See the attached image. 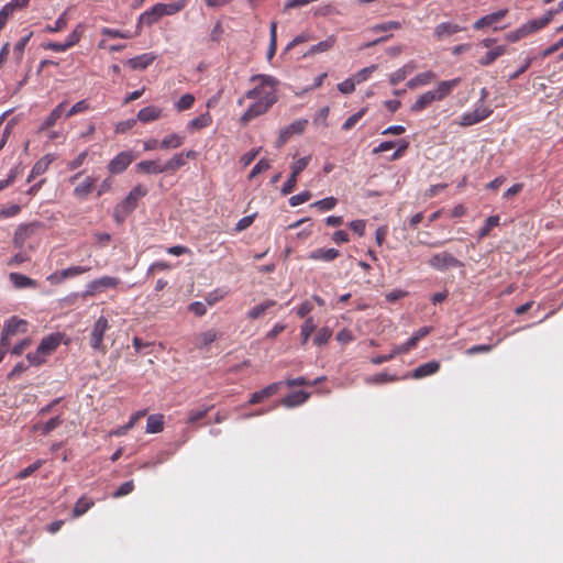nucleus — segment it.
<instances>
[{
  "label": "nucleus",
  "mask_w": 563,
  "mask_h": 563,
  "mask_svg": "<svg viewBox=\"0 0 563 563\" xmlns=\"http://www.w3.org/2000/svg\"><path fill=\"white\" fill-rule=\"evenodd\" d=\"M163 110L156 106H147L142 108L137 112V120L143 123H150L155 120H158L162 117Z\"/></svg>",
  "instance_id": "412c9836"
},
{
  "label": "nucleus",
  "mask_w": 563,
  "mask_h": 563,
  "mask_svg": "<svg viewBox=\"0 0 563 563\" xmlns=\"http://www.w3.org/2000/svg\"><path fill=\"white\" fill-rule=\"evenodd\" d=\"M398 378L395 375H389L387 373H378L373 376L366 377L365 382L369 385H382L390 382H396Z\"/></svg>",
  "instance_id": "79ce46f5"
},
{
  "label": "nucleus",
  "mask_w": 563,
  "mask_h": 563,
  "mask_svg": "<svg viewBox=\"0 0 563 563\" xmlns=\"http://www.w3.org/2000/svg\"><path fill=\"white\" fill-rule=\"evenodd\" d=\"M269 168H271L269 162L265 158H262L253 167V169L251 170V173L249 175V178L252 179V178L256 177L258 174H261Z\"/></svg>",
  "instance_id": "e2e57ef3"
},
{
  "label": "nucleus",
  "mask_w": 563,
  "mask_h": 563,
  "mask_svg": "<svg viewBox=\"0 0 563 563\" xmlns=\"http://www.w3.org/2000/svg\"><path fill=\"white\" fill-rule=\"evenodd\" d=\"M34 233V224L19 225L14 232L13 243L16 247H22L27 239Z\"/></svg>",
  "instance_id": "393cba45"
},
{
  "label": "nucleus",
  "mask_w": 563,
  "mask_h": 563,
  "mask_svg": "<svg viewBox=\"0 0 563 563\" xmlns=\"http://www.w3.org/2000/svg\"><path fill=\"white\" fill-rule=\"evenodd\" d=\"M27 330V321L24 319H20L15 316L11 317L5 321L1 338L0 345L2 347H7L9 345V336L14 335L16 333H24Z\"/></svg>",
  "instance_id": "6e6552de"
},
{
  "label": "nucleus",
  "mask_w": 563,
  "mask_h": 563,
  "mask_svg": "<svg viewBox=\"0 0 563 563\" xmlns=\"http://www.w3.org/2000/svg\"><path fill=\"white\" fill-rule=\"evenodd\" d=\"M309 397H310L309 393L299 390V391H295V393H291V394L285 396L280 400V404L284 407L292 408V407H297V406L305 404L309 399Z\"/></svg>",
  "instance_id": "a211bd4d"
},
{
  "label": "nucleus",
  "mask_w": 563,
  "mask_h": 563,
  "mask_svg": "<svg viewBox=\"0 0 563 563\" xmlns=\"http://www.w3.org/2000/svg\"><path fill=\"white\" fill-rule=\"evenodd\" d=\"M335 42H336L335 36L330 35L325 40L319 42L318 44L312 45L307 55H314L318 53L328 52L329 49H331L334 46Z\"/></svg>",
  "instance_id": "4c0bfd02"
},
{
  "label": "nucleus",
  "mask_w": 563,
  "mask_h": 563,
  "mask_svg": "<svg viewBox=\"0 0 563 563\" xmlns=\"http://www.w3.org/2000/svg\"><path fill=\"white\" fill-rule=\"evenodd\" d=\"M95 188V178L87 176L82 183L74 188V196L78 199H86Z\"/></svg>",
  "instance_id": "a878e982"
},
{
  "label": "nucleus",
  "mask_w": 563,
  "mask_h": 563,
  "mask_svg": "<svg viewBox=\"0 0 563 563\" xmlns=\"http://www.w3.org/2000/svg\"><path fill=\"white\" fill-rule=\"evenodd\" d=\"M64 422V419L60 416H56L54 418H51L48 421H46L43 424H34L33 430H41L44 435H47L51 433L54 429L59 427Z\"/></svg>",
  "instance_id": "58836bf2"
},
{
  "label": "nucleus",
  "mask_w": 563,
  "mask_h": 563,
  "mask_svg": "<svg viewBox=\"0 0 563 563\" xmlns=\"http://www.w3.org/2000/svg\"><path fill=\"white\" fill-rule=\"evenodd\" d=\"M367 109L363 108L360 111L355 112L351 117H349L345 122L342 124L343 131L351 130L366 113Z\"/></svg>",
  "instance_id": "864d4df0"
},
{
  "label": "nucleus",
  "mask_w": 563,
  "mask_h": 563,
  "mask_svg": "<svg viewBox=\"0 0 563 563\" xmlns=\"http://www.w3.org/2000/svg\"><path fill=\"white\" fill-rule=\"evenodd\" d=\"M553 16H554V12L548 11L544 16H542L540 19H534V20L528 21L527 23L522 24L521 26L528 36L529 34H532V33L543 29L544 26H547L551 22Z\"/></svg>",
  "instance_id": "4468645a"
},
{
  "label": "nucleus",
  "mask_w": 563,
  "mask_h": 563,
  "mask_svg": "<svg viewBox=\"0 0 563 563\" xmlns=\"http://www.w3.org/2000/svg\"><path fill=\"white\" fill-rule=\"evenodd\" d=\"M316 324L312 318L306 319L301 327L302 344H306L311 333L314 331Z\"/></svg>",
  "instance_id": "4d7b16f0"
},
{
  "label": "nucleus",
  "mask_w": 563,
  "mask_h": 563,
  "mask_svg": "<svg viewBox=\"0 0 563 563\" xmlns=\"http://www.w3.org/2000/svg\"><path fill=\"white\" fill-rule=\"evenodd\" d=\"M331 336L332 331L328 327L320 328L313 338V343L318 346L324 345L329 342Z\"/></svg>",
  "instance_id": "09e8293b"
},
{
  "label": "nucleus",
  "mask_w": 563,
  "mask_h": 563,
  "mask_svg": "<svg viewBox=\"0 0 563 563\" xmlns=\"http://www.w3.org/2000/svg\"><path fill=\"white\" fill-rule=\"evenodd\" d=\"M500 223V217L498 214L490 216L487 218L485 224L478 231V240H483L484 238L488 236L490 234V231L498 227Z\"/></svg>",
  "instance_id": "ea45409f"
},
{
  "label": "nucleus",
  "mask_w": 563,
  "mask_h": 563,
  "mask_svg": "<svg viewBox=\"0 0 563 563\" xmlns=\"http://www.w3.org/2000/svg\"><path fill=\"white\" fill-rule=\"evenodd\" d=\"M276 305V301L275 300H272V299H268V300H265L263 301L262 303L253 307L251 310H249L247 312V318L249 319H252V320H255V319H258L261 318L269 308L274 307Z\"/></svg>",
  "instance_id": "c9c22d12"
},
{
  "label": "nucleus",
  "mask_w": 563,
  "mask_h": 563,
  "mask_svg": "<svg viewBox=\"0 0 563 563\" xmlns=\"http://www.w3.org/2000/svg\"><path fill=\"white\" fill-rule=\"evenodd\" d=\"M45 464V460H36L33 464L29 465L27 467L21 470L16 475L15 478L19 481H23L31 476L34 472H36L38 468H41Z\"/></svg>",
  "instance_id": "a18cd8bd"
},
{
  "label": "nucleus",
  "mask_w": 563,
  "mask_h": 563,
  "mask_svg": "<svg viewBox=\"0 0 563 563\" xmlns=\"http://www.w3.org/2000/svg\"><path fill=\"white\" fill-rule=\"evenodd\" d=\"M187 164L184 153L175 154L169 161L164 164L165 173H176L179 168Z\"/></svg>",
  "instance_id": "f704fd0d"
},
{
  "label": "nucleus",
  "mask_w": 563,
  "mask_h": 563,
  "mask_svg": "<svg viewBox=\"0 0 563 563\" xmlns=\"http://www.w3.org/2000/svg\"><path fill=\"white\" fill-rule=\"evenodd\" d=\"M66 14H67V12H66V11H65V12H63V13L58 16V19L54 22V24H52V25H49V24H48V25H46V26H45V32H47V33H57V32L63 31V30L66 27V25H67V18H66Z\"/></svg>",
  "instance_id": "8fccbe9b"
},
{
  "label": "nucleus",
  "mask_w": 563,
  "mask_h": 563,
  "mask_svg": "<svg viewBox=\"0 0 563 563\" xmlns=\"http://www.w3.org/2000/svg\"><path fill=\"white\" fill-rule=\"evenodd\" d=\"M437 78L432 70L422 71L407 81V87L411 90L431 84Z\"/></svg>",
  "instance_id": "dca6fc26"
},
{
  "label": "nucleus",
  "mask_w": 563,
  "mask_h": 563,
  "mask_svg": "<svg viewBox=\"0 0 563 563\" xmlns=\"http://www.w3.org/2000/svg\"><path fill=\"white\" fill-rule=\"evenodd\" d=\"M416 346H417V344L415 343V339H409L407 342H405L400 345H396L393 349V352H394L395 356H397L399 354L408 353L410 350L415 349Z\"/></svg>",
  "instance_id": "0e129e2a"
},
{
  "label": "nucleus",
  "mask_w": 563,
  "mask_h": 563,
  "mask_svg": "<svg viewBox=\"0 0 563 563\" xmlns=\"http://www.w3.org/2000/svg\"><path fill=\"white\" fill-rule=\"evenodd\" d=\"M212 124V115L209 111H206L205 113L200 114L199 117L190 120L187 124V129L189 131H199L205 128H208Z\"/></svg>",
  "instance_id": "bb28decb"
},
{
  "label": "nucleus",
  "mask_w": 563,
  "mask_h": 563,
  "mask_svg": "<svg viewBox=\"0 0 563 563\" xmlns=\"http://www.w3.org/2000/svg\"><path fill=\"white\" fill-rule=\"evenodd\" d=\"M415 69H416V65L413 63H408V64L404 65L401 68H399L396 71H394L393 74H390L389 82L393 86L398 85L399 82L405 80L407 78V76L412 74Z\"/></svg>",
  "instance_id": "cd10ccee"
},
{
  "label": "nucleus",
  "mask_w": 563,
  "mask_h": 563,
  "mask_svg": "<svg viewBox=\"0 0 563 563\" xmlns=\"http://www.w3.org/2000/svg\"><path fill=\"white\" fill-rule=\"evenodd\" d=\"M276 48H277V23L272 22L271 29H269V47L267 51L268 60H271L274 57V55L276 53Z\"/></svg>",
  "instance_id": "c03bdc74"
},
{
  "label": "nucleus",
  "mask_w": 563,
  "mask_h": 563,
  "mask_svg": "<svg viewBox=\"0 0 563 563\" xmlns=\"http://www.w3.org/2000/svg\"><path fill=\"white\" fill-rule=\"evenodd\" d=\"M195 96L191 93H185L181 98L176 102L175 107L177 111L181 112L188 109H191L195 103Z\"/></svg>",
  "instance_id": "603ef678"
},
{
  "label": "nucleus",
  "mask_w": 563,
  "mask_h": 563,
  "mask_svg": "<svg viewBox=\"0 0 563 563\" xmlns=\"http://www.w3.org/2000/svg\"><path fill=\"white\" fill-rule=\"evenodd\" d=\"M355 79L354 78H347L344 81L338 84V89L342 93H352L355 90Z\"/></svg>",
  "instance_id": "338daca9"
},
{
  "label": "nucleus",
  "mask_w": 563,
  "mask_h": 563,
  "mask_svg": "<svg viewBox=\"0 0 563 563\" xmlns=\"http://www.w3.org/2000/svg\"><path fill=\"white\" fill-rule=\"evenodd\" d=\"M134 490L133 481L124 482L119 486V488L112 494L113 498H120L131 494Z\"/></svg>",
  "instance_id": "13d9d810"
},
{
  "label": "nucleus",
  "mask_w": 563,
  "mask_h": 563,
  "mask_svg": "<svg viewBox=\"0 0 563 563\" xmlns=\"http://www.w3.org/2000/svg\"><path fill=\"white\" fill-rule=\"evenodd\" d=\"M90 271L89 266H70L62 271V276L66 279L85 274Z\"/></svg>",
  "instance_id": "5fc2aeb1"
},
{
  "label": "nucleus",
  "mask_w": 563,
  "mask_h": 563,
  "mask_svg": "<svg viewBox=\"0 0 563 563\" xmlns=\"http://www.w3.org/2000/svg\"><path fill=\"white\" fill-rule=\"evenodd\" d=\"M308 125L307 119H299L291 122L289 125L283 128L279 132L278 139L276 141V147L284 146L288 140L295 134H301L306 130Z\"/></svg>",
  "instance_id": "1a4fd4ad"
},
{
  "label": "nucleus",
  "mask_w": 563,
  "mask_h": 563,
  "mask_svg": "<svg viewBox=\"0 0 563 563\" xmlns=\"http://www.w3.org/2000/svg\"><path fill=\"white\" fill-rule=\"evenodd\" d=\"M87 156H88V152L87 151H84V152L79 153L73 161H70L67 164V167L70 170H75V169L79 168L85 163Z\"/></svg>",
  "instance_id": "774afa93"
},
{
  "label": "nucleus",
  "mask_w": 563,
  "mask_h": 563,
  "mask_svg": "<svg viewBox=\"0 0 563 563\" xmlns=\"http://www.w3.org/2000/svg\"><path fill=\"white\" fill-rule=\"evenodd\" d=\"M32 35H33V33L29 32L25 36L20 38V41L14 45L13 55L18 63H20L22 60L25 46L30 42Z\"/></svg>",
  "instance_id": "37998d69"
},
{
  "label": "nucleus",
  "mask_w": 563,
  "mask_h": 563,
  "mask_svg": "<svg viewBox=\"0 0 563 563\" xmlns=\"http://www.w3.org/2000/svg\"><path fill=\"white\" fill-rule=\"evenodd\" d=\"M440 369V363L438 361H430L418 366L411 374L412 378L420 379L430 375L435 374Z\"/></svg>",
  "instance_id": "4be33fe9"
},
{
  "label": "nucleus",
  "mask_w": 563,
  "mask_h": 563,
  "mask_svg": "<svg viewBox=\"0 0 563 563\" xmlns=\"http://www.w3.org/2000/svg\"><path fill=\"white\" fill-rule=\"evenodd\" d=\"M460 82L461 78L440 81L434 89L421 93L411 104L410 111L419 113L429 108L433 102L442 101L452 93Z\"/></svg>",
  "instance_id": "f03ea898"
},
{
  "label": "nucleus",
  "mask_w": 563,
  "mask_h": 563,
  "mask_svg": "<svg viewBox=\"0 0 563 563\" xmlns=\"http://www.w3.org/2000/svg\"><path fill=\"white\" fill-rule=\"evenodd\" d=\"M95 505V501L92 498H89L87 496H81L75 504V507L73 509V517L78 518L85 515L90 508H92Z\"/></svg>",
  "instance_id": "473e14b6"
},
{
  "label": "nucleus",
  "mask_w": 563,
  "mask_h": 563,
  "mask_svg": "<svg viewBox=\"0 0 563 563\" xmlns=\"http://www.w3.org/2000/svg\"><path fill=\"white\" fill-rule=\"evenodd\" d=\"M157 56L154 53H144L129 58L126 65L134 70H144L154 63Z\"/></svg>",
  "instance_id": "9b49d317"
},
{
  "label": "nucleus",
  "mask_w": 563,
  "mask_h": 563,
  "mask_svg": "<svg viewBox=\"0 0 563 563\" xmlns=\"http://www.w3.org/2000/svg\"><path fill=\"white\" fill-rule=\"evenodd\" d=\"M59 343H60V340H59L58 335H54V334L47 335L42 339L40 345L37 346L38 352L43 353V355L47 356L48 354H51L53 351H55L57 349Z\"/></svg>",
  "instance_id": "c85d7f7f"
},
{
  "label": "nucleus",
  "mask_w": 563,
  "mask_h": 563,
  "mask_svg": "<svg viewBox=\"0 0 563 563\" xmlns=\"http://www.w3.org/2000/svg\"><path fill=\"white\" fill-rule=\"evenodd\" d=\"M164 429V416L163 415H151L146 422L147 433H158Z\"/></svg>",
  "instance_id": "e433bc0d"
},
{
  "label": "nucleus",
  "mask_w": 563,
  "mask_h": 563,
  "mask_svg": "<svg viewBox=\"0 0 563 563\" xmlns=\"http://www.w3.org/2000/svg\"><path fill=\"white\" fill-rule=\"evenodd\" d=\"M9 278H10L11 283L13 284V286L19 289L36 286V282L34 279H32L23 274H20V273H11L9 275Z\"/></svg>",
  "instance_id": "72a5a7b5"
},
{
  "label": "nucleus",
  "mask_w": 563,
  "mask_h": 563,
  "mask_svg": "<svg viewBox=\"0 0 563 563\" xmlns=\"http://www.w3.org/2000/svg\"><path fill=\"white\" fill-rule=\"evenodd\" d=\"M310 161H311V156L308 155V156L297 159L291 165V173L282 188L283 196H287L295 190L297 180H298V176L301 174V172H303L307 168Z\"/></svg>",
  "instance_id": "39448f33"
},
{
  "label": "nucleus",
  "mask_w": 563,
  "mask_h": 563,
  "mask_svg": "<svg viewBox=\"0 0 563 563\" xmlns=\"http://www.w3.org/2000/svg\"><path fill=\"white\" fill-rule=\"evenodd\" d=\"M376 68H377L376 65L365 67V68L361 69L360 71H357L353 78L355 79L356 84H361V82L367 80L369 78V76L376 70Z\"/></svg>",
  "instance_id": "052dcab7"
},
{
  "label": "nucleus",
  "mask_w": 563,
  "mask_h": 563,
  "mask_svg": "<svg viewBox=\"0 0 563 563\" xmlns=\"http://www.w3.org/2000/svg\"><path fill=\"white\" fill-rule=\"evenodd\" d=\"M163 16L159 4L153 5L150 10L145 11L140 16V22L146 25L156 23Z\"/></svg>",
  "instance_id": "2f4dec72"
},
{
  "label": "nucleus",
  "mask_w": 563,
  "mask_h": 563,
  "mask_svg": "<svg viewBox=\"0 0 563 563\" xmlns=\"http://www.w3.org/2000/svg\"><path fill=\"white\" fill-rule=\"evenodd\" d=\"M401 29V23L398 21H388L385 23L376 24L372 27L373 32H386L389 30H399Z\"/></svg>",
  "instance_id": "bf43d9fd"
},
{
  "label": "nucleus",
  "mask_w": 563,
  "mask_h": 563,
  "mask_svg": "<svg viewBox=\"0 0 563 563\" xmlns=\"http://www.w3.org/2000/svg\"><path fill=\"white\" fill-rule=\"evenodd\" d=\"M220 333L216 329H210L205 332L198 333L195 339L194 343L197 349H205L209 346L211 343H213L218 338Z\"/></svg>",
  "instance_id": "f3484780"
},
{
  "label": "nucleus",
  "mask_w": 563,
  "mask_h": 563,
  "mask_svg": "<svg viewBox=\"0 0 563 563\" xmlns=\"http://www.w3.org/2000/svg\"><path fill=\"white\" fill-rule=\"evenodd\" d=\"M463 30L464 29L462 26H460L459 24L451 23V22H442L435 26L434 36L438 40H442L444 37H448L455 33H459Z\"/></svg>",
  "instance_id": "6ab92c4d"
},
{
  "label": "nucleus",
  "mask_w": 563,
  "mask_h": 563,
  "mask_svg": "<svg viewBox=\"0 0 563 563\" xmlns=\"http://www.w3.org/2000/svg\"><path fill=\"white\" fill-rule=\"evenodd\" d=\"M338 203V199L334 197H327L324 199L318 200L311 205V207L317 208L319 211H330Z\"/></svg>",
  "instance_id": "de8ad7c7"
},
{
  "label": "nucleus",
  "mask_w": 563,
  "mask_h": 563,
  "mask_svg": "<svg viewBox=\"0 0 563 563\" xmlns=\"http://www.w3.org/2000/svg\"><path fill=\"white\" fill-rule=\"evenodd\" d=\"M52 158L48 156V155H45L43 156L42 158H40L32 167V170L27 177V181L31 183L34 178H36L37 176L44 174L51 163H52Z\"/></svg>",
  "instance_id": "c756f323"
},
{
  "label": "nucleus",
  "mask_w": 563,
  "mask_h": 563,
  "mask_svg": "<svg viewBox=\"0 0 563 563\" xmlns=\"http://www.w3.org/2000/svg\"><path fill=\"white\" fill-rule=\"evenodd\" d=\"M66 106V102L63 101L59 104H57L51 113L45 118V120L42 122L38 132L46 131L54 126L57 122V120L63 115L64 108Z\"/></svg>",
  "instance_id": "aec40b11"
},
{
  "label": "nucleus",
  "mask_w": 563,
  "mask_h": 563,
  "mask_svg": "<svg viewBox=\"0 0 563 563\" xmlns=\"http://www.w3.org/2000/svg\"><path fill=\"white\" fill-rule=\"evenodd\" d=\"M119 284H120V279L118 277L102 276L100 278L89 282L86 285V289L81 294V297H84V298L93 297V296L104 291L106 289L118 287Z\"/></svg>",
  "instance_id": "20e7f679"
},
{
  "label": "nucleus",
  "mask_w": 563,
  "mask_h": 563,
  "mask_svg": "<svg viewBox=\"0 0 563 563\" xmlns=\"http://www.w3.org/2000/svg\"><path fill=\"white\" fill-rule=\"evenodd\" d=\"M84 24L79 23L73 32L67 36L65 44L68 48H71L76 44H78L84 35Z\"/></svg>",
  "instance_id": "49530a36"
},
{
  "label": "nucleus",
  "mask_w": 563,
  "mask_h": 563,
  "mask_svg": "<svg viewBox=\"0 0 563 563\" xmlns=\"http://www.w3.org/2000/svg\"><path fill=\"white\" fill-rule=\"evenodd\" d=\"M311 197H312V195H311V192H310V191H308V190L302 191V192H300V194H298V195L291 196V197L289 198V205H290L291 207H297V206H299V205H301V203H305V202H307L308 200H310V199H311Z\"/></svg>",
  "instance_id": "680f3d73"
},
{
  "label": "nucleus",
  "mask_w": 563,
  "mask_h": 563,
  "mask_svg": "<svg viewBox=\"0 0 563 563\" xmlns=\"http://www.w3.org/2000/svg\"><path fill=\"white\" fill-rule=\"evenodd\" d=\"M212 405L202 406L201 408L189 410L187 413V423H195L203 419L207 416V413L212 409Z\"/></svg>",
  "instance_id": "a19ab883"
},
{
  "label": "nucleus",
  "mask_w": 563,
  "mask_h": 563,
  "mask_svg": "<svg viewBox=\"0 0 563 563\" xmlns=\"http://www.w3.org/2000/svg\"><path fill=\"white\" fill-rule=\"evenodd\" d=\"M185 143V136L177 134V133H170L166 135L159 143V148L162 150H169V148H178Z\"/></svg>",
  "instance_id": "7c9ffc66"
},
{
  "label": "nucleus",
  "mask_w": 563,
  "mask_h": 563,
  "mask_svg": "<svg viewBox=\"0 0 563 563\" xmlns=\"http://www.w3.org/2000/svg\"><path fill=\"white\" fill-rule=\"evenodd\" d=\"M158 4L161 7L163 16L164 15H173V14L179 12L180 10H183L185 7L184 1L174 2V3H158Z\"/></svg>",
  "instance_id": "3c124183"
},
{
  "label": "nucleus",
  "mask_w": 563,
  "mask_h": 563,
  "mask_svg": "<svg viewBox=\"0 0 563 563\" xmlns=\"http://www.w3.org/2000/svg\"><path fill=\"white\" fill-rule=\"evenodd\" d=\"M508 13L507 9H501L496 12H493L490 14L484 15L481 19H478L474 24L473 27L475 30H482L484 27L492 26L498 22H500Z\"/></svg>",
  "instance_id": "f8f14e48"
},
{
  "label": "nucleus",
  "mask_w": 563,
  "mask_h": 563,
  "mask_svg": "<svg viewBox=\"0 0 563 563\" xmlns=\"http://www.w3.org/2000/svg\"><path fill=\"white\" fill-rule=\"evenodd\" d=\"M110 324L108 319L104 316H100L92 328V331L90 333V346L95 351H101L106 352L104 345H103V338L104 333L109 330Z\"/></svg>",
  "instance_id": "423d86ee"
},
{
  "label": "nucleus",
  "mask_w": 563,
  "mask_h": 563,
  "mask_svg": "<svg viewBox=\"0 0 563 563\" xmlns=\"http://www.w3.org/2000/svg\"><path fill=\"white\" fill-rule=\"evenodd\" d=\"M280 385H282V383H273V384L266 386L265 388H263L262 390L253 393L251 395L249 404L256 405V404H260L261 401H263L264 399L274 396L279 390Z\"/></svg>",
  "instance_id": "2eb2a0df"
},
{
  "label": "nucleus",
  "mask_w": 563,
  "mask_h": 563,
  "mask_svg": "<svg viewBox=\"0 0 563 563\" xmlns=\"http://www.w3.org/2000/svg\"><path fill=\"white\" fill-rule=\"evenodd\" d=\"M478 117L475 115L474 111L464 113L459 121L461 126H470L479 123Z\"/></svg>",
  "instance_id": "69168bd1"
},
{
  "label": "nucleus",
  "mask_w": 563,
  "mask_h": 563,
  "mask_svg": "<svg viewBox=\"0 0 563 563\" xmlns=\"http://www.w3.org/2000/svg\"><path fill=\"white\" fill-rule=\"evenodd\" d=\"M507 53V47L505 45L494 46L492 49L485 53V55L481 56L477 59V64L482 67H487L493 65L497 58L505 55Z\"/></svg>",
  "instance_id": "ddd939ff"
},
{
  "label": "nucleus",
  "mask_w": 563,
  "mask_h": 563,
  "mask_svg": "<svg viewBox=\"0 0 563 563\" xmlns=\"http://www.w3.org/2000/svg\"><path fill=\"white\" fill-rule=\"evenodd\" d=\"M429 266L432 268L444 272L449 268L462 267L463 263L453 256L451 253L444 251L441 253H437L431 256L428 261Z\"/></svg>",
  "instance_id": "0eeeda50"
},
{
  "label": "nucleus",
  "mask_w": 563,
  "mask_h": 563,
  "mask_svg": "<svg viewBox=\"0 0 563 563\" xmlns=\"http://www.w3.org/2000/svg\"><path fill=\"white\" fill-rule=\"evenodd\" d=\"M147 195V188L143 185L134 186L128 196L117 205L113 217L118 222H122L136 207L137 202Z\"/></svg>",
  "instance_id": "7ed1b4c3"
},
{
  "label": "nucleus",
  "mask_w": 563,
  "mask_h": 563,
  "mask_svg": "<svg viewBox=\"0 0 563 563\" xmlns=\"http://www.w3.org/2000/svg\"><path fill=\"white\" fill-rule=\"evenodd\" d=\"M135 169L147 175L165 173L164 164H161L158 161H141L135 165Z\"/></svg>",
  "instance_id": "5701e85b"
},
{
  "label": "nucleus",
  "mask_w": 563,
  "mask_h": 563,
  "mask_svg": "<svg viewBox=\"0 0 563 563\" xmlns=\"http://www.w3.org/2000/svg\"><path fill=\"white\" fill-rule=\"evenodd\" d=\"M90 109H91L90 103L86 99H84V100H80V101L76 102L69 109V111L66 113V117L70 118L73 115H76L78 113H82V112L88 111Z\"/></svg>",
  "instance_id": "6e6d98bb"
},
{
  "label": "nucleus",
  "mask_w": 563,
  "mask_h": 563,
  "mask_svg": "<svg viewBox=\"0 0 563 563\" xmlns=\"http://www.w3.org/2000/svg\"><path fill=\"white\" fill-rule=\"evenodd\" d=\"M257 85L245 93L247 99L254 102L246 109L240 118L241 124L245 125L253 119L265 114L278 100L277 87L279 81L271 75H253L250 79Z\"/></svg>",
  "instance_id": "f257e3e1"
},
{
  "label": "nucleus",
  "mask_w": 563,
  "mask_h": 563,
  "mask_svg": "<svg viewBox=\"0 0 563 563\" xmlns=\"http://www.w3.org/2000/svg\"><path fill=\"white\" fill-rule=\"evenodd\" d=\"M340 252L335 249H316L309 253L308 258L313 261L331 262L339 257Z\"/></svg>",
  "instance_id": "b1692460"
},
{
  "label": "nucleus",
  "mask_w": 563,
  "mask_h": 563,
  "mask_svg": "<svg viewBox=\"0 0 563 563\" xmlns=\"http://www.w3.org/2000/svg\"><path fill=\"white\" fill-rule=\"evenodd\" d=\"M134 159L132 151H122L108 163L107 168L110 174L118 175L126 170Z\"/></svg>",
  "instance_id": "9d476101"
}]
</instances>
